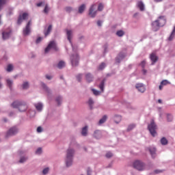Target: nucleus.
Instances as JSON below:
<instances>
[{
	"label": "nucleus",
	"instance_id": "obj_22",
	"mask_svg": "<svg viewBox=\"0 0 175 175\" xmlns=\"http://www.w3.org/2000/svg\"><path fill=\"white\" fill-rule=\"evenodd\" d=\"M149 151H150V155H152V158H155V152L157 151V149H155V148H150Z\"/></svg>",
	"mask_w": 175,
	"mask_h": 175
},
{
	"label": "nucleus",
	"instance_id": "obj_6",
	"mask_svg": "<svg viewBox=\"0 0 175 175\" xmlns=\"http://www.w3.org/2000/svg\"><path fill=\"white\" fill-rule=\"evenodd\" d=\"M17 133H18V129H17L16 126L12 127L7 132L5 137L14 136V135H17Z\"/></svg>",
	"mask_w": 175,
	"mask_h": 175
},
{
	"label": "nucleus",
	"instance_id": "obj_23",
	"mask_svg": "<svg viewBox=\"0 0 175 175\" xmlns=\"http://www.w3.org/2000/svg\"><path fill=\"white\" fill-rule=\"evenodd\" d=\"M137 7L141 10V12H143V10H144V4L143 3L142 1H138Z\"/></svg>",
	"mask_w": 175,
	"mask_h": 175
},
{
	"label": "nucleus",
	"instance_id": "obj_14",
	"mask_svg": "<svg viewBox=\"0 0 175 175\" xmlns=\"http://www.w3.org/2000/svg\"><path fill=\"white\" fill-rule=\"evenodd\" d=\"M150 58L152 61V65H154L157 61H158V56L155 53L150 54Z\"/></svg>",
	"mask_w": 175,
	"mask_h": 175
},
{
	"label": "nucleus",
	"instance_id": "obj_8",
	"mask_svg": "<svg viewBox=\"0 0 175 175\" xmlns=\"http://www.w3.org/2000/svg\"><path fill=\"white\" fill-rule=\"evenodd\" d=\"M51 49H53V50H55L57 51V44L54 41L51 42L47 47L45 49V53H49Z\"/></svg>",
	"mask_w": 175,
	"mask_h": 175
},
{
	"label": "nucleus",
	"instance_id": "obj_24",
	"mask_svg": "<svg viewBox=\"0 0 175 175\" xmlns=\"http://www.w3.org/2000/svg\"><path fill=\"white\" fill-rule=\"evenodd\" d=\"M106 120H107V116L105 115L103 118L99 120V125H102V124H105L106 122Z\"/></svg>",
	"mask_w": 175,
	"mask_h": 175
},
{
	"label": "nucleus",
	"instance_id": "obj_48",
	"mask_svg": "<svg viewBox=\"0 0 175 175\" xmlns=\"http://www.w3.org/2000/svg\"><path fill=\"white\" fill-rule=\"evenodd\" d=\"M92 92L94 95H98L99 94V91H98L96 90L92 89Z\"/></svg>",
	"mask_w": 175,
	"mask_h": 175
},
{
	"label": "nucleus",
	"instance_id": "obj_35",
	"mask_svg": "<svg viewBox=\"0 0 175 175\" xmlns=\"http://www.w3.org/2000/svg\"><path fill=\"white\" fill-rule=\"evenodd\" d=\"M13 70V65L9 64L7 66V72H12Z\"/></svg>",
	"mask_w": 175,
	"mask_h": 175
},
{
	"label": "nucleus",
	"instance_id": "obj_4",
	"mask_svg": "<svg viewBox=\"0 0 175 175\" xmlns=\"http://www.w3.org/2000/svg\"><path fill=\"white\" fill-rule=\"evenodd\" d=\"M148 129L152 136L154 137L155 135H157V124H155L154 120H152L150 124L148 126Z\"/></svg>",
	"mask_w": 175,
	"mask_h": 175
},
{
	"label": "nucleus",
	"instance_id": "obj_56",
	"mask_svg": "<svg viewBox=\"0 0 175 175\" xmlns=\"http://www.w3.org/2000/svg\"><path fill=\"white\" fill-rule=\"evenodd\" d=\"M46 79H47L48 80H51V77H50L49 75H46Z\"/></svg>",
	"mask_w": 175,
	"mask_h": 175
},
{
	"label": "nucleus",
	"instance_id": "obj_58",
	"mask_svg": "<svg viewBox=\"0 0 175 175\" xmlns=\"http://www.w3.org/2000/svg\"><path fill=\"white\" fill-rule=\"evenodd\" d=\"M163 0H154L155 2H162Z\"/></svg>",
	"mask_w": 175,
	"mask_h": 175
},
{
	"label": "nucleus",
	"instance_id": "obj_13",
	"mask_svg": "<svg viewBox=\"0 0 175 175\" xmlns=\"http://www.w3.org/2000/svg\"><path fill=\"white\" fill-rule=\"evenodd\" d=\"M135 88L139 92H144L146 91V88H144L143 83H137Z\"/></svg>",
	"mask_w": 175,
	"mask_h": 175
},
{
	"label": "nucleus",
	"instance_id": "obj_40",
	"mask_svg": "<svg viewBox=\"0 0 175 175\" xmlns=\"http://www.w3.org/2000/svg\"><path fill=\"white\" fill-rule=\"evenodd\" d=\"M98 10L99 12H102V10H103V3H100V4L98 5Z\"/></svg>",
	"mask_w": 175,
	"mask_h": 175
},
{
	"label": "nucleus",
	"instance_id": "obj_32",
	"mask_svg": "<svg viewBox=\"0 0 175 175\" xmlns=\"http://www.w3.org/2000/svg\"><path fill=\"white\" fill-rule=\"evenodd\" d=\"M161 143L163 146H166L167 144V139H166L165 137L161 138Z\"/></svg>",
	"mask_w": 175,
	"mask_h": 175
},
{
	"label": "nucleus",
	"instance_id": "obj_43",
	"mask_svg": "<svg viewBox=\"0 0 175 175\" xmlns=\"http://www.w3.org/2000/svg\"><path fill=\"white\" fill-rule=\"evenodd\" d=\"M142 68H143L144 69V68H146V60H143L141 64H140Z\"/></svg>",
	"mask_w": 175,
	"mask_h": 175
},
{
	"label": "nucleus",
	"instance_id": "obj_31",
	"mask_svg": "<svg viewBox=\"0 0 175 175\" xmlns=\"http://www.w3.org/2000/svg\"><path fill=\"white\" fill-rule=\"evenodd\" d=\"M116 35L119 37L124 36V35H125V32L122 30H119L116 32Z\"/></svg>",
	"mask_w": 175,
	"mask_h": 175
},
{
	"label": "nucleus",
	"instance_id": "obj_36",
	"mask_svg": "<svg viewBox=\"0 0 175 175\" xmlns=\"http://www.w3.org/2000/svg\"><path fill=\"white\" fill-rule=\"evenodd\" d=\"M105 67H106V64L105 63H102L99 66L98 69H99V70H103V69H105Z\"/></svg>",
	"mask_w": 175,
	"mask_h": 175
},
{
	"label": "nucleus",
	"instance_id": "obj_34",
	"mask_svg": "<svg viewBox=\"0 0 175 175\" xmlns=\"http://www.w3.org/2000/svg\"><path fill=\"white\" fill-rule=\"evenodd\" d=\"M99 88L103 92V88H105V81H103L99 85Z\"/></svg>",
	"mask_w": 175,
	"mask_h": 175
},
{
	"label": "nucleus",
	"instance_id": "obj_37",
	"mask_svg": "<svg viewBox=\"0 0 175 175\" xmlns=\"http://www.w3.org/2000/svg\"><path fill=\"white\" fill-rule=\"evenodd\" d=\"M88 105L90 107V109H92V105H94V100H92L91 98L88 100Z\"/></svg>",
	"mask_w": 175,
	"mask_h": 175
},
{
	"label": "nucleus",
	"instance_id": "obj_12",
	"mask_svg": "<svg viewBox=\"0 0 175 175\" xmlns=\"http://www.w3.org/2000/svg\"><path fill=\"white\" fill-rule=\"evenodd\" d=\"M12 33V30L10 29L8 31H3L2 33V38L3 40H6V39H9L10 34Z\"/></svg>",
	"mask_w": 175,
	"mask_h": 175
},
{
	"label": "nucleus",
	"instance_id": "obj_46",
	"mask_svg": "<svg viewBox=\"0 0 175 175\" xmlns=\"http://www.w3.org/2000/svg\"><path fill=\"white\" fill-rule=\"evenodd\" d=\"M49 167L44 168L42 171L43 174H47V173H49Z\"/></svg>",
	"mask_w": 175,
	"mask_h": 175
},
{
	"label": "nucleus",
	"instance_id": "obj_30",
	"mask_svg": "<svg viewBox=\"0 0 175 175\" xmlns=\"http://www.w3.org/2000/svg\"><path fill=\"white\" fill-rule=\"evenodd\" d=\"M167 121H168V122L173 121V116H172V114L167 113Z\"/></svg>",
	"mask_w": 175,
	"mask_h": 175
},
{
	"label": "nucleus",
	"instance_id": "obj_47",
	"mask_svg": "<svg viewBox=\"0 0 175 175\" xmlns=\"http://www.w3.org/2000/svg\"><path fill=\"white\" fill-rule=\"evenodd\" d=\"M36 154H42V148H38L36 151Z\"/></svg>",
	"mask_w": 175,
	"mask_h": 175
},
{
	"label": "nucleus",
	"instance_id": "obj_17",
	"mask_svg": "<svg viewBox=\"0 0 175 175\" xmlns=\"http://www.w3.org/2000/svg\"><path fill=\"white\" fill-rule=\"evenodd\" d=\"M82 136H87L88 135V126H85L82 129L81 131Z\"/></svg>",
	"mask_w": 175,
	"mask_h": 175
},
{
	"label": "nucleus",
	"instance_id": "obj_51",
	"mask_svg": "<svg viewBox=\"0 0 175 175\" xmlns=\"http://www.w3.org/2000/svg\"><path fill=\"white\" fill-rule=\"evenodd\" d=\"M43 131V129L40 127V126H38V128H37V132L38 133H40V132H42Z\"/></svg>",
	"mask_w": 175,
	"mask_h": 175
},
{
	"label": "nucleus",
	"instance_id": "obj_49",
	"mask_svg": "<svg viewBox=\"0 0 175 175\" xmlns=\"http://www.w3.org/2000/svg\"><path fill=\"white\" fill-rule=\"evenodd\" d=\"M66 11L68 13H70V12L72 11V8H70V7H67V8H66Z\"/></svg>",
	"mask_w": 175,
	"mask_h": 175
},
{
	"label": "nucleus",
	"instance_id": "obj_54",
	"mask_svg": "<svg viewBox=\"0 0 175 175\" xmlns=\"http://www.w3.org/2000/svg\"><path fill=\"white\" fill-rule=\"evenodd\" d=\"M97 25H98V27H102V21H98Z\"/></svg>",
	"mask_w": 175,
	"mask_h": 175
},
{
	"label": "nucleus",
	"instance_id": "obj_57",
	"mask_svg": "<svg viewBox=\"0 0 175 175\" xmlns=\"http://www.w3.org/2000/svg\"><path fill=\"white\" fill-rule=\"evenodd\" d=\"M88 175H91V171L90 170H88Z\"/></svg>",
	"mask_w": 175,
	"mask_h": 175
},
{
	"label": "nucleus",
	"instance_id": "obj_64",
	"mask_svg": "<svg viewBox=\"0 0 175 175\" xmlns=\"http://www.w3.org/2000/svg\"><path fill=\"white\" fill-rule=\"evenodd\" d=\"M4 121H5V122H6V121H8V120H6V119H4Z\"/></svg>",
	"mask_w": 175,
	"mask_h": 175
},
{
	"label": "nucleus",
	"instance_id": "obj_45",
	"mask_svg": "<svg viewBox=\"0 0 175 175\" xmlns=\"http://www.w3.org/2000/svg\"><path fill=\"white\" fill-rule=\"evenodd\" d=\"M111 157H113V153L110 152H108L107 154H106V157L107 158H111Z\"/></svg>",
	"mask_w": 175,
	"mask_h": 175
},
{
	"label": "nucleus",
	"instance_id": "obj_25",
	"mask_svg": "<svg viewBox=\"0 0 175 175\" xmlns=\"http://www.w3.org/2000/svg\"><path fill=\"white\" fill-rule=\"evenodd\" d=\"M121 116L116 115L114 116V121L116 124H119L120 122H121Z\"/></svg>",
	"mask_w": 175,
	"mask_h": 175
},
{
	"label": "nucleus",
	"instance_id": "obj_18",
	"mask_svg": "<svg viewBox=\"0 0 175 175\" xmlns=\"http://www.w3.org/2000/svg\"><path fill=\"white\" fill-rule=\"evenodd\" d=\"M36 110L38 111H42V109H43V105L41 103H38L34 105Z\"/></svg>",
	"mask_w": 175,
	"mask_h": 175
},
{
	"label": "nucleus",
	"instance_id": "obj_7",
	"mask_svg": "<svg viewBox=\"0 0 175 175\" xmlns=\"http://www.w3.org/2000/svg\"><path fill=\"white\" fill-rule=\"evenodd\" d=\"M31 24H32V22L31 21H29L27 23L25 28L23 29V35L25 36H27L29 35V33H31Z\"/></svg>",
	"mask_w": 175,
	"mask_h": 175
},
{
	"label": "nucleus",
	"instance_id": "obj_61",
	"mask_svg": "<svg viewBox=\"0 0 175 175\" xmlns=\"http://www.w3.org/2000/svg\"><path fill=\"white\" fill-rule=\"evenodd\" d=\"M116 62H118V63H120V59H118V58H116Z\"/></svg>",
	"mask_w": 175,
	"mask_h": 175
},
{
	"label": "nucleus",
	"instance_id": "obj_2",
	"mask_svg": "<svg viewBox=\"0 0 175 175\" xmlns=\"http://www.w3.org/2000/svg\"><path fill=\"white\" fill-rule=\"evenodd\" d=\"M12 106L14 109H17L21 112L27 111V109H28L27 103L23 101H15L12 104Z\"/></svg>",
	"mask_w": 175,
	"mask_h": 175
},
{
	"label": "nucleus",
	"instance_id": "obj_26",
	"mask_svg": "<svg viewBox=\"0 0 175 175\" xmlns=\"http://www.w3.org/2000/svg\"><path fill=\"white\" fill-rule=\"evenodd\" d=\"M8 0H0V11L2 10V8L6 5Z\"/></svg>",
	"mask_w": 175,
	"mask_h": 175
},
{
	"label": "nucleus",
	"instance_id": "obj_29",
	"mask_svg": "<svg viewBox=\"0 0 175 175\" xmlns=\"http://www.w3.org/2000/svg\"><path fill=\"white\" fill-rule=\"evenodd\" d=\"M23 90H28L29 88V84L28 82H24L22 85Z\"/></svg>",
	"mask_w": 175,
	"mask_h": 175
},
{
	"label": "nucleus",
	"instance_id": "obj_16",
	"mask_svg": "<svg viewBox=\"0 0 175 175\" xmlns=\"http://www.w3.org/2000/svg\"><path fill=\"white\" fill-rule=\"evenodd\" d=\"M167 84H169V81H167V80H163L161 82L160 85L159 86V90H162L163 88V85H167Z\"/></svg>",
	"mask_w": 175,
	"mask_h": 175
},
{
	"label": "nucleus",
	"instance_id": "obj_19",
	"mask_svg": "<svg viewBox=\"0 0 175 175\" xmlns=\"http://www.w3.org/2000/svg\"><path fill=\"white\" fill-rule=\"evenodd\" d=\"M66 32L68 40H69L70 43H72V30H66Z\"/></svg>",
	"mask_w": 175,
	"mask_h": 175
},
{
	"label": "nucleus",
	"instance_id": "obj_11",
	"mask_svg": "<svg viewBox=\"0 0 175 175\" xmlns=\"http://www.w3.org/2000/svg\"><path fill=\"white\" fill-rule=\"evenodd\" d=\"M95 6H96V5H92L89 10V16H90V17H95V16H96V11L94 12V10H95Z\"/></svg>",
	"mask_w": 175,
	"mask_h": 175
},
{
	"label": "nucleus",
	"instance_id": "obj_20",
	"mask_svg": "<svg viewBox=\"0 0 175 175\" xmlns=\"http://www.w3.org/2000/svg\"><path fill=\"white\" fill-rule=\"evenodd\" d=\"M94 137H96V139H100L102 137V133L100 131L97 130L94 131Z\"/></svg>",
	"mask_w": 175,
	"mask_h": 175
},
{
	"label": "nucleus",
	"instance_id": "obj_5",
	"mask_svg": "<svg viewBox=\"0 0 175 175\" xmlns=\"http://www.w3.org/2000/svg\"><path fill=\"white\" fill-rule=\"evenodd\" d=\"M133 167H135V169H137V170H139V172H142V170L144 169L145 165L144 164L143 162L139 160H136L133 163Z\"/></svg>",
	"mask_w": 175,
	"mask_h": 175
},
{
	"label": "nucleus",
	"instance_id": "obj_63",
	"mask_svg": "<svg viewBox=\"0 0 175 175\" xmlns=\"http://www.w3.org/2000/svg\"><path fill=\"white\" fill-rule=\"evenodd\" d=\"M0 88H2V84L0 83Z\"/></svg>",
	"mask_w": 175,
	"mask_h": 175
},
{
	"label": "nucleus",
	"instance_id": "obj_28",
	"mask_svg": "<svg viewBox=\"0 0 175 175\" xmlns=\"http://www.w3.org/2000/svg\"><path fill=\"white\" fill-rule=\"evenodd\" d=\"M85 10V5L82 4L79 8V13L81 14Z\"/></svg>",
	"mask_w": 175,
	"mask_h": 175
},
{
	"label": "nucleus",
	"instance_id": "obj_55",
	"mask_svg": "<svg viewBox=\"0 0 175 175\" xmlns=\"http://www.w3.org/2000/svg\"><path fill=\"white\" fill-rule=\"evenodd\" d=\"M42 5H43V3H42V2H40V3H37V6H38V8H40V6H42Z\"/></svg>",
	"mask_w": 175,
	"mask_h": 175
},
{
	"label": "nucleus",
	"instance_id": "obj_15",
	"mask_svg": "<svg viewBox=\"0 0 175 175\" xmlns=\"http://www.w3.org/2000/svg\"><path fill=\"white\" fill-rule=\"evenodd\" d=\"M85 79L88 83H91L94 80V77L90 73H88L85 75Z\"/></svg>",
	"mask_w": 175,
	"mask_h": 175
},
{
	"label": "nucleus",
	"instance_id": "obj_1",
	"mask_svg": "<svg viewBox=\"0 0 175 175\" xmlns=\"http://www.w3.org/2000/svg\"><path fill=\"white\" fill-rule=\"evenodd\" d=\"M165 24H166V19L163 16H160L158 20L152 23V31L157 32L159 29V27H163Z\"/></svg>",
	"mask_w": 175,
	"mask_h": 175
},
{
	"label": "nucleus",
	"instance_id": "obj_41",
	"mask_svg": "<svg viewBox=\"0 0 175 175\" xmlns=\"http://www.w3.org/2000/svg\"><path fill=\"white\" fill-rule=\"evenodd\" d=\"M81 79H83V75L79 74L77 76V80L79 81H81Z\"/></svg>",
	"mask_w": 175,
	"mask_h": 175
},
{
	"label": "nucleus",
	"instance_id": "obj_10",
	"mask_svg": "<svg viewBox=\"0 0 175 175\" xmlns=\"http://www.w3.org/2000/svg\"><path fill=\"white\" fill-rule=\"evenodd\" d=\"M71 62L72 66H77L79 65V55H75V56L71 57Z\"/></svg>",
	"mask_w": 175,
	"mask_h": 175
},
{
	"label": "nucleus",
	"instance_id": "obj_38",
	"mask_svg": "<svg viewBox=\"0 0 175 175\" xmlns=\"http://www.w3.org/2000/svg\"><path fill=\"white\" fill-rule=\"evenodd\" d=\"M49 10H50V8H49V5H46L45 8L44 9V13H46V14H47V13H49Z\"/></svg>",
	"mask_w": 175,
	"mask_h": 175
},
{
	"label": "nucleus",
	"instance_id": "obj_3",
	"mask_svg": "<svg viewBox=\"0 0 175 175\" xmlns=\"http://www.w3.org/2000/svg\"><path fill=\"white\" fill-rule=\"evenodd\" d=\"M73 155H75V150L72 148H69L67 150L66 165L67 167L72 165V161L73 159Z\"/></svg>",
	"mask_w": 175,
	"mask_h": 175
},
{
	"label": "nucleus",
	"instance_id": "obj_44",
	"mask_svg": "<svg viewBox=\"0 0 175 175\" xmlns=\"http://www.w3.org/2000/svg\"><path fill=\"white\" fill-rule=\"evenodd\" d=\"M135 124H131V125L129 126L127 130L128 131H132V129H133V128H135Z\"/></svg>",
	"mask_w": 175,
	"mask_h": 175
},
{
	"label": "nucleus",
	"instance_id": "obj_33",
	"mask_svg": "<svg viewBox=\"0 0 175 175\" xmlns=\"http://www.w3.org/2000/svg\"><path fill=\"white\" fill-rule=\"evenodd\" d=\"M7 84L10 90H12V85H13V81L10 79H7Z\"/></svg>",
	"mask_w": 175,
	"mask_h": 175
},
{
	"label": "nucleus",
	"instance_id": "obj_21",
	"mask_svg": "<svg viewBox=\"0 0 175 175\" xmlns=\"http://www.w3.org/2000/svg\"><path fill=\"white\" fill-rule=\"evenodd\" d=\"M53 29V26L50 25L46 30L44 31V33L45 36H47V35H49L51 32V29Z\"/></svg>",
	"mask_w": 175,
	"mask_h": 175
},
{
	"label": "nucleus",
	"instance_id": "obj_9",
	"mask_svg": "<svg viewBox=\"0 0 175 175\" xmlns=\"http://www.w3.org/2000/svg\"><path fill=\"white\" fill-rule=\"evenodd\" d=\"M27 18H28V13L24 12L23 14L19 15L17 23L20 25L21 23H23L24 20H27Z\"/></svg>",
	"mask_w": 175,
	"mask_h": 175
},
{
	"label": "nucleus",
	"instance_id": "obj_50",
	"mask_svg": "<svg viewBox=\"0 0 175 175\" xmlns=\"http://www.w3.org/2000/svg\"><path fill=\"white\" fill-rule=\"evenodd\" d=\"M119 57L121 59H122L123 58H125V54L124 53H120Z\"/></svg>",
	"mask_w": 175,
	"mask_h": 175
},
{
	"label": "nucleus",
	"instance_id": "obj_42",
	"mask_svg": "<svg viewBox=\"0 0 175 175\" xmlns=\"http://www.w3.org/2000/svg\"><path fill=\"white\" fill-rule=\"evenodd\" d=\"M25 161H27V157H21L19 162H20V163H24V162H25Z\"/></svg>",
	"mask_w": 175,
	"mask_h": 175
},
{
	"label": "nucleus",
	"instance_id": "obj_39",
	"mask_svg": "<svg viewBox=\"0 0 175 175\" xmlns=\"http://www.w3.org/2000/svg\"><path fill=\"white\" fill-rule=\"evenodd\" d=\"M62 100V98L59 96L56 98V102L57 103L58 105H61V101Z\"/></svg>",
	"mask_w": 175,
	"mask_h": 175
},
{
	"label": "nucleus",
	"instance_id": "obj_60",
	"mask_svg": "<svg viewBox=\"0 0 175 175\" xmlns=\"http://www.w3.org/2000/svg\"><path fill=\"white\" fill-rule=\"evenodd\" d=\"M158 102H159V103H162V100L159 99V100H158Z\"/></svg>",
	"mask_w": 175,
	"mask_h": 175
},
{
	"label": "nucleus",
	"instance_id": "obj_53",
	"mask_svg": "<svg viewBox=\"0 0 175 175\" xmlns=\"http://www.w3.org/2000/svg\"><path fill=\"white\" fill-rule=\"evenodd\" d=\"M154 173H155L156 174H159V173H162V170H154Z\"/></svg>",
	"mask_w": 175,
	"mask_h": 175
},
{
	"label": "nucleus",
	"instance_id": "obj_59",
	"mask_svg": "<svg viewBox=\"0 0 175 175\" xmlns=\"http://www.w3.org/2000/svg\"><path fill=\"white\" fill-rule=\"evenodd\" d=\"M143 72H144V75H146V73H147V70H146L145 69H143Z\"/></svg>",
	"mask_w": 175,
	"mask_h": 175
},
{
	"label": "nucleus",
	"instance_id": "obj_52",
	"mask_svg": "<svg viewBox=\"0 0 175 175\" xmlns=\"http://www.w3.org/2000/svg\"><path fill=\"white\" fill-rule=\"evenodd\" d=\"M40 42H42V38L39 37L38 38H37L36 43H40Z\"/></svg>",
	"mask_w": 175,
	"mask_h": 175
},
{
	"label": "nucleus",
	"instance_id": "obj_62",
	"mask_svg": "<svg viewBox=\"0 0 175 175\" xmlns=\"http://www.w3.org/2000/svg\"><path fill=\"white\" fill-rule=\"evenodd\" d=\"M43 87H44V88L46 89V90H47V88L46 87L45 84H43Z\"/></svg>",
	"mask_w": 175,
	"mask_h": 175
},
{
	"label": "nucleus",
	"instance_id": "obj_27",
	"mask_svg": "<svg viewBox=\"0 0 175 175\" xmlns=\"http://www.w3.org/2000/svg\"><path fill=\"white\" fill-rule=\"evenodd\" d=\"M64 66H65V62L64 61H60L57 64V68H59V69H62V68H64Z\"/></svg>",
	"mask_w": 175,
	"mask_h": 175
}]
</instances>
